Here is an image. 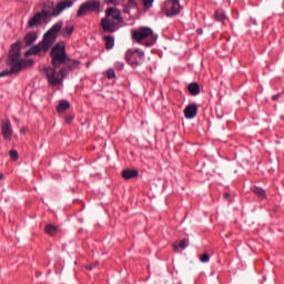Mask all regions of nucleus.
Listing matches in <instances>:
<instances>
[{
	"mask_svg": "<svg viewBox=\"0 0 284 284\" xmlns=\"http://www.w3.org/2000/svg\"><path fill=\"white\" fill-rule=\"evenodd\" d=\"M7 65H9L10 70H4L0 72V78L10 77L11 74H19V72H22V70H28V68H32L34 65V60L22 59L21 43L17 42L11 45Z\"/></svg>",
	"mask_w": 284,
	"mask_h": 284,
	"instance_id": "f257e3e1",
	"label": "nucleus"
},
{
	"mask_svg": "<svg viewBox=\"0 0 284 284\" xmlns=\"http://www.w3.org/2000/svg\"><path fill=\"white\" fill-rule=\"evenodd\" d=\"M73 3L74 0H62L53 8L51 13L45 9L34 13V16L28 21L29 28H39V26L48 23L50 21V17H59L63 10L72 8Z\"/></svg>",
	"mask_w": 284,
	"mask_h": 284,
	"instance_id": "f03ea898",
	"label": "nucleus"
},
{
	"mask_svg": "<svg viewBox=\"0 0 284 284\" xmlns=\"http://www.w3.org/2000/svg\"><path fill=\"white\" fill-rule=\"evenodd\" d=\"M63 28V22L60 21L53 24L43 36V39L38 44L33 45L31 49L26 51V57H31L32 54H39L41 57V52L45 54L50 48H52L54 41H57V34L61 32Z\"/></svg>",
	"mask_w": 284,
	"mask_h": 284,
	"instance_id": "7ed1b4c3",
	"label": "nucleus"
},
{
	"mask_svg": "<svg viewBox=\"0 0 284 284\" xmlns=\"http://www.w3.org/2000/svg\"><path fill=\"white\" fill-rule=\"evenodd\" d=\"M105 17L101 20V27L103 32L113 33L119 30V26L123 23V18L121 17V11L116 8H108L105 11Z\"/></svg>",
	"mask_w": 284,
	"mask_h": 284,
	"instance_id": "20e7f679",
	"label": "nucleus"
},
{
	"mask_svg": "<svg viewBox=\"0 0 284 284\" xmlns=\"http://www.w3.org/2000/svg\"><path fill=\"white\" fill-rule=\"evenodd\" d=\"M132 39L135 43H142L145 48H150L156 43L159 37L149 27H142L132 31Z\"/></svg>",
	"mask_w": 284,
	"mask_h": 284,
	"instance_id": "39448f33",
	"label": "nucleus"
},
{
	"mask_svg": "<svg viewBox=\"0 0 284 284\" xmlns=\"http://www.w3.org/2000/svg\"><path fill=\"white\" fill-rule=\"evenodd\" d=\"M45 77L51 85H62L63 84V79L68 77L69 71L68 68H62L60 71L57 73V70L52 67H48L44 69Z\"/></svg>",
	"mask_w": 284,
	"mask_h": 284,
	"instance_id": "423d86ee",
	"label": "nucleus"
},
{
	"mask_svg": "<svg viewBox=\"0 0 284 284\" xmlns=\"http://www.w3.org/2000/svg\"><path fill=\"white\" fill-rule=\"evenodd\" d=\"M68 61V54L65 53V45L58 43L51 50V64L53 68H61Z\"/></svg>",
	"mask_w": 284,
	"mask_h": 284,
	"instance_id": "0eeeda50",
	"label": "nucleus"
},
{
	"mask_svg": "<svg viewBox=\"0 0 284 284\" xmlns=\"http://www.w3.org/2000/svg\"><path fill=\"white\" fill-rule=\"evenodd\" d=\"M126 62L130 63L133 68H136L145 61V52L140 49H129L125 53Z\"/></svg>",
	"mask_w": 284,
	"mask_h": 284,
	"instance_id": "6e6552de",
	"label": "nucleus"
},
{
	"mask_svg": "<svg viewBox=\"0 0 284 284\" xmlns=\"http://www.w3.org/2000/svg\"><path fill=\"white\" fill-rule=\"evenodd\" d=\"M181 9L182 7L179 0H168L164 2L162 12L168 17H176V14H181Z\"/></svg>",
	"mask_w": 284,
	"mask_h": 284,
	"instance_id": "1a4fd4ad",
	"label": "nucleus"
},
{
	"mask_svg": "<svg viewBox=\"0 0 284 284\" xmlns=\"http://www.w3.org/2000/svg\"><path fill=\"white\" fill-rule=\"evenodd\" d=\"M99 8H101V3H99V1H87L80 6L78 17H85L88 12H97Z\"/></svg>",
	"mask_w": 284,
	"mask_h": 284,
	"instance_id": "9d476101",
	"label": "nucleus"
},
{
	"mask_svg": "<svg viewBox=\"0 0 284 284\" xmlns=\"http://www.w3.org/2000/svg\"><path fill=\"white\" fill-rule=\"evenodd\" d=\"M2 135H3V139L6 141H10V139H12V123L10 122V120H6L2 122Z\"/></svg>",
	"mask_w": 284,
	"mask_h": 284,
	"instance_id": "9b49d317",
	"label": "nucleus"
},
{
	"mask_svg": "<svg viewBox=\"0 0 284 284\" xmlns=\"http://www.w3.org/2000/svg\"><path fill=\"white\" fill-rule=\"evenodd\" d=\"M197 112H199V105L189 104L184 109V116H185V119H194V116H196Z\"/></svg>",
	"mask_w": 284,
	"mask_h": 284,
	"instance_id": "f8f14e48",
	"label": "nucleus"
},
{
	"mask_svg": "<svg viewBox=\"0 0 284 284\" xmlns=\"http://www.w3.org/2000/svg\"><path fill=\"white\" fill-rule=\"evenodd\" d=\"M121 175L124 181H130L139 176V171L134 169H125L122 171Z\"/></svg>",
	"mask_w": 284,
	"mask_h": 284,
	"instance_id": "ddd939ff",
	"label": "nucleus"
},
{
	"mask_svg": "<svg viewBox=\"0 0 284 284\" xmlns=\"http://www.w3.org/2000/svg\"><path fill=\"white\" fill-rule=\"evenodd\" d=\"M64 65H65L68 72H70V70H77V68H79V65H81V62L79 60H72L67 55Z\"/></svg>",
	"mask_w": 284,
	"mask_h": 284,
	"instance_id": "4468645a",
	"label": "nucleus"
},
{
	"mask_svg": "<svg viewBox=\"0 0 284 284\" xmlns=\"http://www.w3.org/2000/svg\"><path fill=\"white\" fill-rule=\"evenodd\" d=\"M38 39L37 32H29L24 36V45L29 48V45H32Z\"/></svg>",
	"mask_w": 284,
	"mask_h": 284,
	"instance_id": "2eb2a0df",
	"label": "nucleus"
},
{
	"mask_svg": "<svg viewBox=\"0 0 284 284\" xmlns=\"http://www.w3.org/2000/svg\"><path fill=\"white\" fill-rule=\"evenodd\" d=\"M187 90L192 97H199L201 94V85L197 82L190 83Z\"/></svg>",
	"mask_w": 284,
	"mask_h": 284,
	"instance_id": "dca6fc26",
	"label": "nucleus"
},
{
	"mask_svg": "<svg viewBox=\"0 0 284 284\" xmlns=\"http://www.w3.org/2000/svg\"><path fill=\"white\" fill-rule=\"evenodd\" d=\"M57 110L60 114H62V112H65L67 110H70V102L68 100H61L59 102V105L57 106Z\"/></svg>",
	"mask_w": 284,
	"mask_h": 284,
	"instance_id": "f3484780",
	"label": "nucleus"
},
{
	"mask_svg": "<svg viewBox=\"0 0 284 284\" xmlns=\"http://www.w3.org/2000/svg\"><path fill=\"white\" fill-rule=\"evenodd\" d=\"M58 230L59 229H57V226L54 224H47L44 227V232L49 236H54V234H57Z\"/></svg>",
	"mask_w": 284,
	"mask_h": 284,
	"instance_id": "a211bd4d",
	"label": "nucleus"
},
{
	"mask_svg": "<svg viewBox=\"0 0 284 284\" xmlns=\"http://www.w3.org/2000/svg\"><path fill=\"white\" fill-rule=\"evenodd\" d=\"M103 39L105 41L106 50H112L114 48V37H112V36H104Z\"/></svg>",
	"mask_w": 284,
	"mask_h": 284,
	"instance_id": "6ab92c4d",
	"label": "nucleus"
},
{
	"mask_svg": "<svg viewBox=\"0 0 284 284\" xmlns=\"http://www.w3.org/2000/svg\"><path fill=\"white\" fill-rule=\"evenodd\" d=\"M72 32H74V26H67L62 30V37H65L67 39H70V37H72Z\"/></svg>",
	"mask_w": 284,
	"mask_h": 284,
	"instance_id": "aec40b11",
	"label": "nucleus"
},
{
	"mask_svg": "<svg viewBox=\"0 0 284 284\" xmlns=\"http://www.w3.org/2000/svg\"><path fill=\"white\" fill-rule=\"evenodd\" d=\"M190 244L187 243V240L183 239L181 242L174 243L173 247L175 251H178L179 248L185 250V247H187Z\"/></svg>",
	"mask_w": 284,
	"mask_h": 284,
	"instance_id": "412c9836",
	"label": "nucleus"
},
{
	"mask_svg": "<svg viewBox=\"0 0 284 284\" xmlns=\"http://www.w3.org/2000/svg\"><path fill=\"white\" fill-rule=\"evenodd\" d=\"M225 13L221 12V11H216L215 12V21H221L222 26H225Z\"/></svg>",
	"mask_w": 284,
	"mask_h": 284,
	"instance_id": "4be33fe9",
	"label": "nucleus"
},
{
	"mask_svg": "<svg viewBox=\"0 0 284 284\" xmlns=\"http://www.w3.org/2000/svg\"><path fill=\"white\" fill-rule=\"evenodd\" d=\"M253 192H254V194H256V196H258V197H261V199H265V197H266V195H265V190H263V189H261V187H258V186H255V187L253 189Z\"/></svg>",
	"mask_w": 284,
	"mask_h": 284,
	"instance_id": "5701e85b",
	"label": "nucleus"
},
{
	"mask_svg": "<svg viewBox=\"0 0 284 284\" xmlns=\"http://www.w3.org/2000/svg\"><path fill=\"white\" fill-rule=\"evenodd\" d=\"M9 155L12 161H17L19 159V152H17V150L9 151Z\"/></svg>",
	"mask_w": 284,
	"mask_h": 284,
	"instance_id": "b1692460",
	"label": "nucleus"
},
{
	"mask_svg": "<svg viewBox=\"0 0 284 284\" xmlns=\"http://www.w3.org/2000/svg\"><path fill=\"white\" fill-rule=\"evenodd\" d=\"M201 263H209L210 262V254L204 253L202 256H200Z\"/></svg>",
	"mask_w": 284,
	"mask_h": 284,
	"instance_id": "393cba45",
	"label": "nucleus"
},
{
	"mask_svg": "<svg viewBox=\"0 0 284 284\" xmlns=\"http://www.w3.org/2000/svg\"><path fill=\"white\" fill-rule=\"evenodd\" d=\"M142 2L144 3V8L150 10V8H152V3H154V0H142Z\"/></svg>",
	"mask_w": 284,
	"mask_h": 284,
	"instance_id": "a878e982",
	"label": "nucleus"
},
{
	"mask_svg": "<svg viewBox=\"0 0 284 284\" xmlns=\"http://www.w3.org/2000/svg\"><path fill=\"white\" fill-rule=\"evenodd\" d=\"M108 79H114L116 77V73L113 71V69H109L106 71Z\"/></svg>",
	"mask_w": 284,
	"mask_h": 284,
	"instance_id": "bb28decb",
	"label": "nucleus"
},
{
	"mask_svg": "<svg viewBox=\"0 0 284 284\" xmlns=\"http://www.w3.org/2000/svg\"><path fill=\"white\" fill-rule=\"evenodd\" d=\"M138 6L139 3L136 2V0H128L129 8H136Z\"/></svg>",
	"mask_w": 284,
	"mask_h": 284,
	"instance_id": "cd10ccee",
	"label": "nucleus"
},
{
	"mask_svg": "<svg viewBox=\"0 0 284 284\" xmlns=\"http://www.w3.org/2000/svg\"><path fill=\"white\" fill-rule=\"evenodd\" d=\"M65 123L68 124V125H70V123H72V121H74V116L73 115H68V116H65Z\"/></svg>",
	"mask_w": 284,
	"mask_h": 284,
	"instance_id": "c85d7f7f",
	"label": "nucleus"
},
{
	"mask_svg": "<svg viewBox=\"0 0 284 284\" xmlns=\"http://www.w3.org/2000/svg\"><path fill=\"white\" fill-rule=\"evenodd\" d=\"M97 265H99V262H95L92 265H87V270H94V267H97Z\"/></svg>",
	"mask_w": 284,
	"mask_h": 284,
	"instance_id": "c756f323",
	"label": "nucleus"
},
{
	"mask_svg": "<svg viewBox=\"0 0 284 284\" xmlns=\"http://www.w3.org/2000/svg\"><path fill=\"white\" fill-rule=\"evenodd\" d=\"M272 99L274 101H278V99H281V93H277V94L273 95Z\"/></svg>",
	"mask_w": 284,
	"mask_h": 284,
	"instance_id": "7c9ffc66",
	"label": "nucleus"
},
{
	"mask_svg": "<svg viewBox=\"0 0 284 284\" xmlns=\"http://www.w3.org/2000/svg\"><path fill=\"white\" fill-rule=\"evenodd\" d=\"M118 70H123V63H118Z\"/></svg>",
	"mask_w": 284,
	"mask_h": 284,
	"instance_id": "2f4dec72",
	"label": "nucleus"
},
{
	"mask_svg": "<svg viewBox=\"0 0 284 284\" xmlns=\"http://www.w3.org/2000/svg\"><path fill=\"white\" fill-rule=\"evenodd\" d=\"M224 199H225V201H227V199H230V193H225Z\"/></svg>",
	"mask_w": 284,
	"mask_h": 284,
	"instance_id": "473e14b6",
	"label": "nucleus"
},
{
	"mask_svg": "<svg viewBox=\"0 0 284 284\" xmlns=\"http://www.w3.org/2000/svg\"><path fill=\"white\" fill-rule=\"evenodd\" d=\"M109 3H116V0H109Z\"/></svg>",
	"mask_w": 284,
	"mask_h": 284,
	"instance_id": "72a5a7b5",
	"label": "nucleus"
},
{
	"mask_svg": "<svg viewBox=\"0 0 284 284\" xmlns=\"http://www.w3.org/2000/svg\"><path fill=\"white\" fill-rule=\"evenodd\" d=\"M0 181H3V174L0 173Z\"/></svg>",
	"mask_w": 284,
	"mask_h": 284,
	"instance_id": "f704fd0d",
	"label": "nucleus"
},
{
	"mask_svg": "<svg viewBox=\"0 0 284 284\" xmlns=\"http://www.w3.org/2000/svg\"><path fill=\"white\" fill-rule=\"evenodd\" d=\"M150 72H152V67L149 68Z\"/></svg>",
	"mask_w": 284,
	"mask_h": 284,
	"instance_id": "c9c22d12",
	"label": "nucleus"
}]
</instances>
